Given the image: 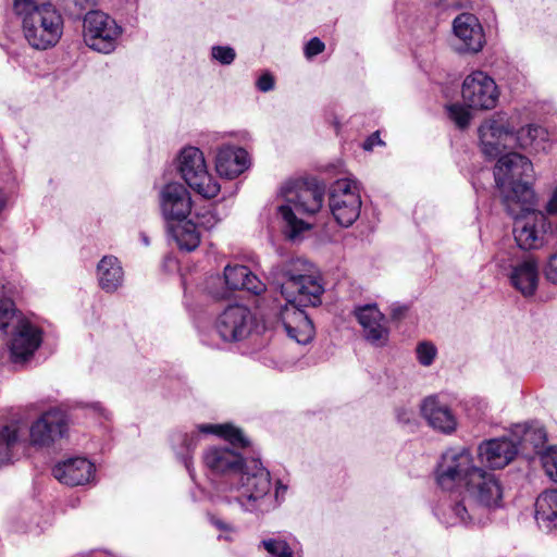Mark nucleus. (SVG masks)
Masks as SVG:
<instances>
[{
  "label": "nucleus",
  "mask_w": 557,
  "mask_h": 557,
  "mask_svg": "<svg viewBox=\"0 0 557 557\" xmlns=\"http://www.w3.org/2000/svg\"><path fill=\"white\" fill-rule=\"evenodd\" d=\"M270 277L288 302L281 312L288 337L301 345L310 343L314 336V326L300 307L321 304L324 288L317 268L306 259L295 258L274 267Z\"/></svg>",
  "instance_id": "f257e3e1"
},
{
  "label": "nucleus",
  "mask_w": 557,
  "mask_h": 557,
  "mask_svg": "<svg viewBox=\"0 0 557 557\" xmlns=\"http://www.w3.org/2000/svg\"><path fill=\"white\" fill-rule=\"evenodd\" d=\"M271 488L270 472L259 460L252 459L227 484L216 485L215 493L243 511L259 515L274 509Z\"/></svg>",
  "instance_id": "f03ea898"
},
{
  "label": "nucleus",
  "mask_w": 557,
  "mask_h": 557,
  "mask_svg": "<svg viewBox=\"0 0 557 557\" xmlns=\"http://www.w3.org/2000/svg\"><path fill=\"white\" fill-rule=\"evenodd\" d=\"M532 173L531 161L518 152H508L498 159L494 169L495 183L510 215L533 205L534 194L529 183Z\"/></svg>",
  "instance_id": "7ed1b4c3"
},
{
  "label": "nucleus",
  "mask_w": 557,
  "mask_h": 557,
  "mask_svg": "<svg viewBox=\"0 0 557 557\" xmlns=\"http://www.w3.org/2000/svg\"><path fill=\"white\" fill-rule=\"evenodd\" d=\"M0 333L7 337L11 360L23 363L29 360L42 342L41 330L16 310L13 301H0Z\"/></svg>",
  "instance_id": "20e7f679"
},
{
  "label": "nucleus",
  "mask_w": 557,
  "mask_h": 557,
  "mask_svg": "<svg viewBox=\"0 0 557 557\" xmlns=\"http://www.w3.org/2000/svg\"><path fill=\"white\" fill-rule=\"evenodd\" d=\"M285 203L278 206L277 210L283 221L286 223V235L295 239L302 231L308 230L310 225L298 214H314L323 205L324 190L322 187L312 183H290L282 188Z\"/></svg>",
  "instance_id": "39448f33"
},
{
  "label": "nucleus",
  "mask_w": 557,
  "mask_h": 557,
  "mask_svg": "<svg viewBox=\"0 0 557 557\" xmlns=\"http://www.w3.org/2000/svg\"><path fill=\"white\" fill-rule=\"evenodd\" d=\"M27 42L35 49L46 50L54 47L63 34V17L51 4L40 10L18 16Z\"/></svg>",
  "instance_id": "423d86ee"
},
{
  "label": "nucleus",
  "mask_w": 557,
  "mask_h": 557,
  "mask_svg": "<svg viewBox=\"0 0 557 557\" xmlns=\"http://www.w3.org/2000/svg\"><path fill=\"white\" fill-rule=\"evenodd\" d=\"M473 454L465 446L449 447L444 450L434 470L435 482L443 491H454L463 486L479 469Z\"/></svg>",
  "instance_id": "0eeeda50"
},
{
  "label": "nucleus",
  "mask_w": 557,
  "mask_h": 557,
  "mask_svg": "<svg viewBox=\"0 0 557 557\" xmlns=\"http://www.w3.org/2000/svg\"><path fill=\"white\" fill-rule=\"evenodd\" d=\"M178 171L186 184L202 197L214 198L220 193L221 187L209 174L200 149L184 148L178 157Z\"/></svg>",
  "instance_id": "6e6552de"
},
{
  "label": "nucleus",
  "mask_w": 557,
  "mask_h": 557,
  "mask_svg": "<svg viewBox=\"0 0 557 557\" xmlns=\"http://www.w3.org/2000/svg\"><path fill=\"white\" fill-rule=\"evenodd\" d=\"M198 433L214 434L227 440L233 446L246 447L249 445L248 440L242 430L230 423L224 424H199L197 431L190 433H176L173 435L172 443L176 454L182 458L186 469L191 474V456L190 454L197 447L199 442Z\"/></svg>",
  "instance_id": "1a4fd4ad"
},
{
  "label": "nucleus",
  "mask_w": 557,
  "mask_h": 557,
  "mask_svg": "<svg viewBox=\"0 0 557 557\" xmlns=\"http://www.w3.org/2000/svg\"><path fill=\"white\" fill-rule=\"evenodd\" d=\"M359 185L351 178H341L330 188L329 206L336 222L345 227L352 225L360 215Z\"/></svg>",
  "instance_id": "9d476101"
},
{
  "label": "nucleus",
  "mask_w": 557,
  "mask_h": 557,
  "mask_svg": "<svg viewBox=\"0 0 557 557\" xmlns=\"http://www.w3.org/2000/svg\"><path fill=\"white\" fill-rule=\"evenodd\" d=\"M122 27L101 11H90L84 17V41L92 50L110 53L117 46Z\"/></svg>",
  "instance_id": "9b49d317"
},
{
  "label": "nucleus",
  "mask_w": 557,
  "mask_h": 557,
  "mask_svg": "<svg viewBox=\"0 0 557 557\" xmlns=\"http://www.w3.org/2000/svg\"><path fill=\"white\" fill-rule=\"evenodd\" d=\"M506 272L509 285L524 298L533 297L540 284V265L535 257L525 255L520 258L496 259Z\"/></svg>",
  "instance_id": "f8f14e48"
},
{
  "label": "nucleus",
  "mask_w": 557,
  "mask_h": 557,
  "mask_svg": "<svg viewBox=\"0 0 557 557\" xmlns=\"http://www.w3.org/2000/svg\"><path fill=\"white\" fill-rule=\"evenodd\" d=\"M482 153L488 159L499 157L505 150L512 149L513 125L500 114L486 119L478 129Z\"/></svg>",
  "instance_id": "ddd939ff"
},
{
  "label": "nucleus",
  "mask_w": 557,
  "mask_h": 557,
  "mask_svg": "<svg viewBox=\"0 0 557 557\" xmlns=\"http://www.w3.org/2000/svg\"><path fill=\"white\" fill-rule=\"evenodd\" d=\"M461 97L468 108L492 110L497 104L499 90L490 75L483 71H474L463 79Z\"/></svg>",
  "instance_id": "4468645a"
},
{
  "label": "nucleus",
  "mask_w": 557,
  "mask_h": 557,
  "mask_svg": "<svg viewBox=\"0 0 557 557\" xmlns=\"http://www.w3.org/2000/svg\"><path fill=\"white\" fill-rule=\"evenodd\" d=\"M255 317L243 305L228 306L216 319L215 330L224 342L246 338L252 331Z\"/></svg>",
  "instance_id": "2eb2a0df"
},
{
  "label": "nucleus",
  "mask_w": 557,
  "mask_h": 557,
  "mask_svg": "<svg viewBox=\"0 0 557 557\" xmlns=\"http://www.w3.org/2000/svg\"><path fill=\"white\" fill-rule=\"evenodd\" d=\"M515 218L513 236L518 246L524 250L539 249L545 244L546 220L544 215L529 209L521 210Z\"/></svg>",
  "instance_id": "dca6fc26"
},
{
  "label": "nucleus",
  "mask_w": 557,
  "mask_h": 557,
  "mask_svg": "<svg viewBox=\"0 0 557 557\" xmlns=\"http://www.w3.org/2000/svg\"><path fill=\"white\" fill-rule=\"evenodd\" d=\"M203 463L206 468L220 479L216 485L227 484L233 480L240 469L248 462L245 461L240 454L227 446H212L203 453Z\"/></svg>",
  "instance_id": "f3484780"
},
{
  "label": "nucleus",
  "mask_w": 557,
  "mask_h": 557,
  "mask_svg": "<svg viewBox=\"0 0 557 557\" xmlns=\"http://www.w3.org/2000/svg\"><path fill=\"white\" fill-rule=\"evenodd\" d=\"M455 49L475 54L485 45V34L479 18L472 13H461L453 21Z\"/></svg>",
  "instance_id": "a211bd4d"
},
{
  "label": "nucleus",
  "mask_w": 557,
  "mask_h": 557,
  "mask_svg": "<svg viewBox=\"0 0 557 557\" xmlns=\"http://www.w3.org/2000/svg\"><path fill=\"white\" fill-rule=\"evenodd\" d=\"M65 413L58 409L44 412L29 429V441L36 447H49L67 432Z\"/></svg>",
  "instance_id": "6ab92c4d"
},
{
  "label": "nucleus",
  "mask_w": 557,
  "mask_h": 557,
  "mask_svg": "<svg viewBox=\"0 0 557 557\" xmlns=\"http://www.w3.org/2000/svg\"><path fill=\"white\" fill-rule=\"evenodd\" d=\"M52 475L67 486L94 485L97 482V469L86 457H72L58 462Z\"/></svg>",
  "instance_id": "aec40b11"
},
{
  "label": "nucleus",
  "mask_w": 557,
  "mask_h": 557,
  "mask_svg": "<svg viewBox=\"0 0 557 557\" xmlns=\"http://www.w3.org/2000/svg\"><path fill=\"white\" fill-rule=\"evenodd\" d=\"M162 216L168 221L183 222L191 211V198L188 189L181 183L164 185L159 194Z\"/></svg>",
  "instance_id": "412c9836"
},
{
  "label": "nucleus",
  "mask_w": 557,
  "mask_h": 557,
  "mask_svg": "<svg viewBox=\"0 0 557 557\" xmlns=\"http://www.w3.org/2000/svg\"><path fill=\"white\" fill-rule=\"evenodd\" d=\"M420 413L433 430L450 435L458 426V420L450 406L438 395H430L420 404Z\"/></svg>",
  "instance_id": "4be33fe9"
},
{
  "label": "nucleus",
  "mask_w": 557,
  "mask_h": 557,
  "mask_svg": "<svg viewBox=\"0 0 557 557\" xmlns=\"http://www.w3.org/2000/svg\"><path fill=\"white\" fill-rule=\"evenodd\" d=\"M355 317L368 343L375 347H384L387 345L389 339L387 321L375 305H366L356 308Z\"/></svg>",
  "instance_id": "5701e85b"
},
{
  "label": "nucleus",
  "mask_w": 557,
  "mask_h": 557,
  "mask_svg": "<svg viewBox=\"0 0 557 557\" xmlns=\"http://www.w3.org/2000/svg\"><path fill=\"white\" fill-rule=\"evenodd\" d=\"M465 488L474 502L485 507H497L503 498V490L496 476L482 468L473 473Z\"/></svg>",
  "instance_id": "b1692460"
},
{
  "label": "nucleus",
  "mask_w": 557,
  "mask_h": 557,
  "mask_svg": "<svg viewBox=\"0 0 557 557\" xmlns=\"http://www.w3.org/2000/svg\"><path fill=\"white\" fill-rule=\"evenodd\" d=\"M517 453V443L507 437L484 441L478 447L481 461L492 469L505 468L515 459Z\"/></svg>",
  "instance_id": "393cba45"
},
{
  "label": "nucleus",
  "mask_w": 557,
  "mask_h": 557,
  "mask_svg": "<svg viewBox=\"0 0 557 557\" xmlns=\"http://www.w3.org/2000/svg\"><path fill=\"white\" fill-rule=\"evenodd\" d=\"M249 165L245 149L231 145L222 146L215 156V170L220 176L232 180L240 175Z\"/></svg>",
  "instance_id": "a878e982"
},
{
  "label": "nucleus",
  "mask_w": 557,
  "mask_h": 557,
  "mask_svg": "<svg viewBox=\"0 0 557 557\" xmlns=\"http://www.w3.org/2000/svg\"><path fill=\"white\" fill-rule=\"evenodd\" d=\"M224 278L231 289H246L255 295H260L265 290V284L246 265H226Z\"/></svg>",
  "instance_id": "bb28decb"
},
{
  "label": "nucleus",
  "mask_w": 557,
  "mask_h": 557,
  "mask_svg": "<svg viewBox=\"0 0 557 557\" xmlns=\"http://www.w3.org/2000/svg\"><path fill=\"white\" fill-rule=\"evenodd\" d=\"M97 280L106 293L116 292L124 282V271L120 260L114 256H104L97 265Z\"/></svg>",
  "instance_id": "cd10ccee"
},
{
  "label": "nucleus",
  "mask_w": 557,
  "mask_h": 557,
  "mask_svg": "<svg viewBox=\"0 0 557 557\" xmlns=\"http://www.w3.org/2000/svg\"><path fill=\"white\" fill-rule=\"evenodd\" d=\"M547 140V132L539 125H527L516 132L513 128L512 149L521 148L531 151L544 149V143Z\"/></svg>",
  "instance_id": "c85d7f7f"
},
{
  "label": "nucleus",
  "mask_w": 557,
  "mask_h": 557,
  "mask_svg": "<svg viewBox=\"0 0 557 557\" xmlns=\"http://www.w3.org/2000/svg\"><path fill=\"white\" fill-rule=\"evenodd\" d=\"M172 238L181 250L193 251L200 244V235L197 226L191 221L180 222L176 225L169 226Z\"/></svg>",
  "instance_id": "c756f323"
},
{
  "label": "nucleus",
  "mask_w": 557,
  "mask_h": 557,
  "mask_svg": "<svg viewBox=\"0 0 557 557\" xmlns=\"http://www.w3.org/2000/svg\"><path fill=\"white\" fill-rule=\"evenodd\" d=\"M535 519L543 522L557 519V490L545 491L536 498Z\"/></svg>",
  "instance_id": "7c9ffc66"
},
{
  "label": "nucleus",
  "mask_w": 557,
  "mask_h": 557,
  "mask_svg": "<svg viewBox=\"0 0 557 557\" xmlns=\"http://www.w3.org/2000/svg\"><path fill=\"white\" fill-rule=\"evenodd\" d=\"M18 426L16 424L4 425L0 429V465L12 460V449L18 442Z\"/></svg>",
  "instance_id": "2f4dec72"
},
{
  "label": "nucleus",
  "mask_w": 557,
  "mask_h": 557,
  "mask_svg": "<svg viewBox=\"0 0 557 557\" xmlns=\"http://www.w3.org/2000/svg\"><path fill=\"white\" fill-rule=\"evenodd\" d=\"M541 462L547 476L557 482V446H548L541 455Z\"/></svg>",
  "instance_id": "473e14b6"
},
{
  "label": "nucleus",
  "mask_w": 557,
  "mask_h": 557,
  "mask_svg": "<svg viewBox=\"0 0 557 557\" xmlns=\"http://www.w3.org/2000/svg\"><path fill=\"white\" fill-rule=\"evenodd\" d=\"M469 109L467 104L453 103L447 107L448 116L459 128H466L472 119Z\"/></svg>",
  "instance_id": "72a5a7b5"
},
{
  "label": "nucleus",
  "mask_w": 557,
  "mask_h": 557,
  "mask_svg": "<svg viewBox=\"0 0 557 557\" xmlns=\"http://www.w3.org/2000/svg\"><path fill=\"white\" fill-rule=\"evenodd\" d=\"M264 549L268 552L269 557H295L294 552L289 545L278 539H268L262 541Z\"/></svg>",
  "instance_id": "f704fd0d"
},
{
  "label": "nucleus",
  "mask_w": 557,
  "mask_h": 557,
  "mask_svg": "<svg viewBox=\"0 0 557 557\" xmlns=\"http://www.w3.org/2000/svg\"><path fill=\"white\" fill-rule=\"evenodd\" d=\"M437 356L436 346L429 341L418 343L416 347V357L418 362L423 367H430Z\"/></svg>",
  "instance_id": "c9c22d12"
},
{
  "label": "nucleus",
  "mask_w": 557,
  "mask_h": 557,
  "mask_svg": "<svg viewBox=\"0 0 557 557\" xmlns=\"http://www.w3.org/2000/svg\"><path fill=\"white\" fill-rule=\"evenodd\" d=\"M51 4V0H14L13 10L16 16L18 17Z\"/></svg>",
  "instance_id": "e433bc0d"
},
{
  "label": "nucleus",
  "mask_w": 557,
  "mask_h": 557,
  "mask_svg": "<svg viewBox=\"0 0 557 557\" xmlns=\"http://www.w3.org/2000/svg\"><path fill=\"white\" fill-rule=\"evenodd\" d=\"M211 55L219 63L230 65L235 60L236 52L228 46H214L211 49Z\"/></svg>",
  "instance_id": "4c0bfd02"
},
{
  "label": "nucleus",
  "mask_w": 557,
  "mask_h": 557,
  "mask_svg": "<svg viewBox=\"0 0 557 557\" xmlns=\"http://www.w3.org/2000/svg\"><path fill=\"white\" fill-rule=\"evenodd\" d=\"M543 273L547 282L557 285V250L547 257L543 265Z\"/></svg>",
  "instance_id": "58836bf2"
},
{
  "label": "nucleus",
  "mask_w": 557,
  "mask_h": 557,
  "mask_svg": "<svg viewBox=\"0 0 557 557\" xmlns=\"http://www.w3.org/2000/svg\"><path fill=\"white\" fill-rule=\"evenodd\" d=\"M324 49V42H322L318 37H313L305 46V55L307 59H312L323 52Z\"/></svg>",
  "instance_id": "ea45409f"
},
{
  "label": "nucleus",
  "mask_w": 557,
  "mask_h": 557,
  "mask_svg": "<svg viewBox=\"0 0 557 557\" xmlns=\"http://www.w3.org/2000/svg\"><path fill=\"white\" fill-rule=\"evenodd\" d=\"M396 418L401 424H411L414 422V412L410 408L399 407L396 409Z\"/></svg>",
  "instance_id": "a19ab883"
},
{
  "label": "nucleus",
  "mask_w": 557,
  "mask_h": 557,
  "mask_svg": "<svg viewBox=\"0 0 557 557\" xmlns=\"http://www.w3.org/2000/svg\"><path fill=\"white\" fill-rule=\"evenodd\" d=\"M257 88L262 92H268L274 88V78L271 74L264 73L257 81Z\"/></svg>",
  "instance_id": "79ce46f5"
},
{
  "label": "nucleus",
  "mask_w": 557,
  "mask_h": 557,
  "mask_svg": "<svg viewBox=\"0 0 557 557\" xmlns=\"http://www.w3.org/2000/svg\"><path fill=\"white\" fill-rule=\"evenodd\" d=\"M453 517L455 519H459L461 522H466L467 519H470L468 513V509L462 503H456L451 508Z\"/></svg>",
  "instance_id": "37998d69"
},
{
  "label": "nucleus",
  "mask_w": 557,
  "mask_h": 557,
  "mask_svg": "<svg viewBox=\"0 0 557 557\" xmlns=\"http://www.w3.org/2000/svg\"><path fill=\"white\" fill-rule=\"evenodd\" d=\"M286 492H287V486L278 481L275 485V492L272 495L273 500H274V508L277 506V504L281 503V500L284 499Z\"/></svg>",
  "instance_id": "c03bdc74"
},
{
  "label": "nucleus",
  "mask_w": 557,
  "mask_h": 557,
  "mask_svg": "<svg viewBox=\"0 0 557 557\" xmlns=\"http://www.w3.org/2000/svg\"><path fill=\"white\" fill-rule=\"evenodd\" d=\"M218 222V218L211 211H208L205 214H202L200 220V224L208 230L213 227Z\"/></svg>",
  "instance_id": "a18cd8bd"
},
{
  "label": "nucleus",
  "mask_w": 557,
  "mask_h": 557,
  "mask_svg": "<svg viewBox=\"0 0 557 557\" xmlns=\"http://www.w3.org/2000/svg\"><path fill=\"white\" fill-rule=\"evenodd\" d=\"M533 434L537 436L540 442H544L546 438L545 431L542 428H536V429L528 428L524 432V441L531 440V436Z\"/></svg>",
  "instance_id": "49530a36"
},
{
  "label": "nucleus",
  "mask_w": 557,
  "mask_h": 557,
  "mask_svg": "<svg viewBox=\"0 0 557 557\" xmlns=\"http://www.w3.org/2000/svg\"><path fill=\"white\" fill-rule=\"evenodd\" d=\"M408 311V307L404 305H393L391 309V317L394 320L401 319L406 312Z\"/></svg>",
  "instance_id": "de8ad7c7"
},
{
  "label": "nucleus",
  "mask_w": 557,
  "mask_h": 557,
  "mask_svg": "<svg viewBox=\"0 0 557 557\" xmlns=\"http://www.w3.org/2000/svg\"><path fill=\"white\" fill-rule=\"evenodd\" d=\"M546 211L549 214H556L557 213V187L554 189L547 205H546Z\"/></svg>",
  "instance_id": "09e8293b"
},
{
  "label": "nucleus",
  "mask_w": 557,
  "mask_h": 557,
  "mask_svg": "<svg viewBox=\"0 0 557 557\" xmlns=\"http://www.w3.org/2000/svg\"><path fill=\"white\" fill-rule=\"evenodd\" d=\"M383 141L380 139V136L377 133H374L373 135H371L363 144V148L366 150H371L374 145H382Z\"/></svg>",
  "instance_id": "8fccbe9b"
},
{
  "label": "nucleus",
  "mask_w": 557,
  "mask_h": 557,
  "mask_svg": "<svg viewBox=\"0 0 557 557\" xmlns=\"http://www.w3.org/2000/svg\"><path fill=\"white\" fill-rule=\"evenodd\" d=\"M446 5L455 8H466L471 4L472 0H443Z\"/></svg>",
  "instance_id": "3c124183"
},
{
  "label": "nucleus",
  "mask_w": 557,
  "mask_h": 557,
  "mask_svg": "<svg viewBox=\"0 0 557 557\" xmlns=\"http://www.w3.org/2000/svg\"><path fill=\"white\" fill-rule=\"evenodd\" d=\"M546 530L544 532L553 535H557V524H545Z\"/></svg>",
  "instance_id": "603ef678"
},
{
  "label": "nucleus",
  "mask_w": 557,
  "mask_h": 557,
  "mask_svg": "<svg viewBox=\"0 0 557 557\" xmlns=\"http://www.w3.org/2000/svg\"><path fill=\"white\" fill-rule=\"evenodd\" d=\"M220 527V530L221 531H230V527L231 524H226V523H223V524H218Z\"/></svg>",
  "instance_id": "864d4df0"
},
{
  "label": "nucleus",
  "mask_w": 557,
  "mask_h": 557,
  "mask_svg": "<svg viewBox=\"0 0 557 557\" xmlns=\"http://www.w3.org/2000/svg\"><path fill=\"white\" fill-rule=\"evenodd\" d=\"M141 239H143V243L148 246L149 245V239L148 237L145 235V234H141Z\"/></svg>",
  "instance_id": "5fc2aeb1"
}]
</instances>
